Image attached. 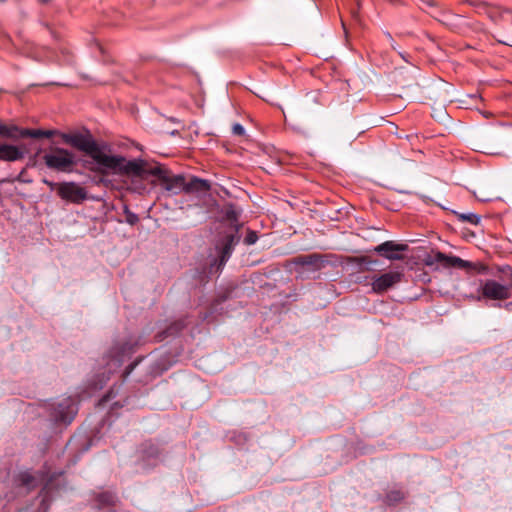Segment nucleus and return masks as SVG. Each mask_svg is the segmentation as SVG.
I'll use <instances>...</instances> for the list:
<instances>
[{
	"label": "nucleus",
	"mask_w": 512,
	"mask_h": 512,
	"mask_svg": "<svg viewBox=\"0 0 512 512\" xmlns=\"http://www.w3.org/2000/svg\"><path fill=\"white\" fill-rule=\"evenodd\" d=\"M469 4L475 8L477 13L487 15V17L494 23L498 22V18L505 20L502 12L498 8L491 6L486 2L474 0L469 1Z\"/></svg>",
	"instance_id": "obj_18"
},
{
	"label": "nucleus",
	"mask_w": 512,
	"mask_h": 512,
	"mask_svg": "<svg viewBox=\"0 0 512 512\" xmlns=\"http://www.w3.org/2000/svg\"><path fill=\"white\" fill-rule=\"evenodd\" d=\"M408 249V245L396 243L394 241H385L374 248V251L388 260H402L400 252Z\"/></svg>",
	"instance_id": "obj_15"
},
{
	"label": "nucleus",
	"mask_w": 512,
	"mask_h": 512,
	"mask_svg": "<svg viewBox=\"0 0 512 512\" xmlns=\"http://www.w3.org/2000/svg\"><path fill=\"white\" fill-rule=\"evenodd\" d=\"M124 213L126 216V222L130 225H135L139 221V217L136 213L130 211L127 206L124 208Z\"/></svg>",
	"instance_id": "obj_29"
},
{
	"label": "nucleus",
	"mask_w": 512,
	"mask_h": 512,
	"mask_svg": "<svg viewBox=\"0 0 512 512\" xmlns=\"http://www.w3.org/2000/svg\"><path fill=\"white\" fill-rule=\"evenodd\" d=\"M25 153L17 146L11 144L0 145V160L14 162L22 160Z\"/></svg>",
	"instance_id": "obj_19"
},
{
	"label": "nucleus",
	"mask_w": 512,
	"mask_h": 512,
	"mask_svg": "<svg viewBox=\"0 0 512 512\" xmlns=\"http://www.w3.org/2000/svg\"><path fill=\"white\" fill-rule=\"evenodd\" d=\"M503 307L508 311H512V301L505 303Z\"/></svg>",
	"instance_id": "obj_37"
},
{
	"label": "nucleus",
	"mask_w": 512,
	"mask_h": 512,
	"mask_svg": "<svg viewBox=\"0 0 512 512\" xmlns=\"http://www.w3.org/2000/svg\"><path fill=\"white\" fill-rule=\"evenodd\" d=\"M7 132V125L0 122V136L5 138Z\"/></svg>",
	"instance_id": "obj_34"
},
{
	"label": "nucleus",
	"mask_w": 512,
	"mask_h": 512,
	"mask_svg": "<svg viewBox=\"0 0 512 512\" xmlns=\"http://www.w3.org/2000/svg\"><path fill=\"white\" fill-rule=\"evenodd\" d=\"M46 167L55 172L72 173L77 165L75 154L65 148L55 147L42 157Z\"/></svg>",
	"instance_id": "obj_6"
},
{
	"label": "nucleus",
	"mask_w": 512,
	"mask_h": 512,
	"mask_svg": "<svg viewBox=\"0 0 512 512\" xmlns=\"http://www.w3.org/2000/svg\"><path fill=\"white\" fill-rule=\"evenodd\" d=\"M257 240H258L257 232L254 230H248V232L244 238V243L246 245H253L257 242Z\"/></svg>",
	"instance_id": "obj_30"
},
{
	"label": "nucleus",
	"mask_w": 512,
	"mask_h": 512,
	"mask_svg": "<svg viewBox=\"0 0 512 512\" xmlns=\"http://www.w3.org/2000/svg\"><path fill=\"white\" fill-rule=\"evenodd\" d=\"M469 21H470V24L466 28V34H468L469 32L478 33V32L484 31V27L479 21L470 20V19H469Z\"/></svg>",
	"instance_id": "obj_28"
},
{
	"label": "nucleus",
	"mask_w": 512,
	"mask_h": 512,
	"mask_svg": "<svg viewBox=\"0 0 512 512\" xmlns=\"http://www.w3.org/2000/svg\"><path fill=\"white\" fill-rule=\"evenodd\" d=\"M42 182H43L44 184H46V185H47L51 190H54L55 188H57V189H58V185H59V184H57V183H55V182H53V181H50V180H48V179L44 178V179L42 180Z\"/></svg>",
	"instance_id": "obj_33"
},
{
	"label": "nucleus",
	"mask_w": 512,
	"mask_h": 512,
	"mask_svg": "<svg viewBox=\"0 0 512 512\" xmlns=\"http://www.w3.org/2000/svg\"><path fill=\"white\" fill-rule=\"evenodd\" d=\"M502 15L504 16V19L498 18V22L496 24H500L503 29L506 31V33L512 32V14L509 11L502 12Z\"/></svg>",
	"instance_id": "obj_24"
},
{
	"label": "nucleus",
	"mask_w": 512,
	"mask_h": 512,
	"mask_svg": "<svg viewBox=\"0 0 512 512\" xmlns=\"http://www.w3.org/2000/svg\"><path fill=\"white\" fill-rule=\"evenodd\" d=\"M509 286H510V288H511V293H512V281H511V284H510Z\"/></svg>",
	"instance_id": "obj_41"
},
{
	"label": "nucleus",
	"mask_w": 512,
	"mask_h": 512,
	"mask_svg": "<svg viewBox=\"0 0 512 512\" xmlns=\"http://www.w3.org/2000/svg\"><path fill=\"white\" fill-rule=\"evenodd\" d=\"M41 3H48L50 0H39Z\"/></svg>",
	"instance_id": "obj_40"
},
{
	"label": "nucleus",
	"mask_w": 512,
	"mask_h": 512,
	"mask_svg": "<svg viewBox=\"0 0 512 512\" xmlns=\"http://www.w3.org/2000/svg\"><path fill=\"white\" fill-rule=\"evenodd\" d=\"M122 384L119 386H113L99 401V405H104L108 401H111L116 397Z\"/></svg>",
	"instance_id": "obj_26"
},
{
	"label": "nucleus",
	"mask_w": 512,
	"mask_h": 512,
	"mask_svg": "<svg viewBox=\"0 0 512 512\" xmlns=\"http://www.w3.org/2000/svg\"><path fill=\"white\" fill-rule=\"evenodd\" d=\"M62 139L66 144L84 152L91 160L84 161V167L93 172L103 175L107 174V167L115 164V155H110L109 146L105 142H97L93 136L87 131L83 133H65L62 134Z\"/></svg>",
	"instance_id": "obj_3"
},
{
	"label": "nucleus",
	"mask_w": 512,
	"mask_h": 512,
	"mask_svg": "<svg viewBox=\"0 0 512 512\" xmlns=\"http://www.w3.org/2000/svg\"><path fill=\"white\" fill-rule=\"evenodd\" d=\"M227 299L226 296H219L211 305V310L212 312H216L218 310V305L222 304L223 302H225Z\"/></svg>",
	"instance_id": "obj_32"
},
{
	"label": "nucleus",
	"mask_w": 512,
	"mask_h": 512,
	"mask_svg": "<svg viewBox=\"0 0 512 512\" xmlns=\"http://www.w3.org/2000/svg\"><path fill=\"white\" fill-rule=\"evenodd\" d=\"M458 219L463 222H468L472 225H478L481 222V217L475 213H461L458 214Z\"/></svg>",
	"instance_id": "obj_25"
},
{
	"label": "nucleus",
	"mask_w": 512,
	"mask_h": 512,
	"mask_svg": "<svg viewBox=\"0 0 512 512\" xmlns=\"http://www.w3.org/2000/svg\"><path fill=\"white\" fill-rule=\"evenodd\" d=\"M292 263L295 265L296 272L300 278L317 279L319 276L316 273L323 269L328 261L323 255L312 253L294 257Z\"/></svg>",
	"instance_id": "obj_7"
},
{
	"label": "nucleus",
	"mask_w": 512,
	"mask_h": 512,
	"mask_svg": "<svg viewBox=\"0 0 512 512\" xmlns=\"http://www.w3.org/2000/svg\"><path fill=\"white\" fill-rule=\"evenodd\" d=\"M96 507L100 510H111L117 502V496L112 492H102L95 498Z\"/></svg>",
	"instance_id": "obj_21"
},
{
	"label": "nucleus",
	"mask_w": 512,
	"mask_h": 512,
	"mask_svg": "<svg viewBox=\"0 0 512 512\" xmlns=\"http://www.w3.org/2000/svg\"><path fill=\"white\" fill-rule=\"evenodd\" d=\"M156 186L159 185L169 196L179 195L185 187V177L181 174H174L164 165L156 163L155 166Z\"/></svg>",
	"instance_id": "obj_8"
},
{
	"label": "nucleus",
	"mask_w": 512,
	"mask_h": 512,
	"mask_svg": "<svg viewBox=\"0 0 512 512\" xmlns=\"http://www.w3.org/2000/svg\"><path fill=\"white\" fill-rule=\"evenodd\" d=\"M441 21L452 30L461 34H466V28L470 24L468 18L453 13H444Z\"/></svg>",
	"instance_id": "obj_17"
},
{
	"label": "nucleus",
	"mask_w": 512,
	"mask_h": 512,
	"mask_svg": "<svg viewBox=\"0 0 512 512\" xmlns=\"http://www.w3.org/2000/svg\"><path fill=\"white\" fill-rule=\"evenodd\" d=\"M386 36H387V38H388V40H389V42H390L391 47H392L394 50H396L395 43H394V40H393L392 36H391L389 33H387V34H386Z\"/></svg>",
	"instance_id": "obj_35"
},
{
	"label": "nucleus",
	"mask_w": 512,
	"mask_h": 512,
	"mask_svg": "<svg viewBox=\"0 0 512 512\" xmlns=\"http://www.w3.org/2000/svg\"><path fill=\"white\" fill-rule=\"evenodd\" d=\"M142 457L146 460L158 459L161 455V450L157 444L152 441H145L141 445Z\"/></svg>",
	"instance_id": "obj_22"
},
{
	"label": "nucleus",
	"mask_w": 512,
	"mask_h": 512,
	"mask_svg": "<svg viewBox=\"0 0 512 512\" xmlns=\"http://www.w3.org/2000/svg\"><path fill=\"white\" fill-rule=\"evenodd\" d=\"M57 133L56 130L29 129L21 128L17 125H7L5 138L10 140H19L23 138H51Z\"/></svg>",
	"instance_id": "obj_13"
},
{
	"label": "nucleus",
	"mask_w": 512,
	"mask_h": 512,
	"mask_svg": "<svg viewBox=\"0 0 512 512\" xmlns=\"http://www.w3.org/2000/svg\"><path fill=\"white\" fill-rule=\"evenodd\" d=\"M232 133L236 136H244L245 128L240 123H235L232 126Z\"/></svg>",
	"instance_id": "obj_31"
},
{
	"label": "nucleus",
	"mask_w": 512,
	"mask_h": 512,
	"mask_svg": "<svg viewBox=\"0 0 512 512\" xmlns=\"http://www.w3.org/2000/svg\"><path fill=\"white\" fill-rule=\"evenodd\" d=\"M405 498V494L403 491L394 489L389 491L386 496L384 502L387 505H396L401 502Z\"/></svg>",
	"instance_id": "obj_23"
},
{
	"label": "nucleus",
	"mask_w": 512,
	"mask_h": 512,
	"mask_svg": "<svg viewBox=\"0 0 512 512\" xmlns=\"http://www.w3.org/2000/svg\"><path fill=\"white\" fill-rule=\"evenodd\" d=\"M403 277L404 274L401 271H388L379 276H375L371 283L372 290L378 294L384 293L400 283Z\"/></svg>",
	"instance_id": "obj_14"
},
{
	"label": "nucleus",
	"mask_w": 512,
	"mask_h": 512,
	"mask_svg": "<svg viewBox=\"0 0 512 512\" xmlns=\"http://www.w3.org/2000/svg\"><path fill=\"white\" fill-rule=\"evenodd\" d=\"M58 196L67 202L81 204L88 198V193L78 183L69 181L59 183Z\"/></svg>",
	"instance_id": "obj_11"
},
{
	"label": "nucleus",
	"mask_w": 512,
	"mask_h": 512,
	"mask_svg": "<svg viewBox=\"0 0 512 512\" xmlns=\"http://www.w3.org/2000/svg\"><path fill=\"white\" fill-rule=\"evenodd\" d=\"M63 473L51 474L44 467L43 469L33 471L32 469L19 470L12 475V485L15 492L7 493V501H11L16 496L28 494L29 492L42 485L39 493L40 504L35 511L29 507L19 510V512H48L56 492L59 491V478Z\"/></svg>",
	"instance_id": "obj_1"
},
{
	"label": "nucleus",
	"mask_w": 512,
	"mask_h": 512,
	"mask_svg": "<svg viewBox=\"0 0 512 512\" xmlns=\"http://www.w3.org/2000/svg\"><path fill=\"white\" fill-rule=\"evenodd\" d=\"M114 165L107 167V174H115L127 177L125 184L127 190L139 195L149 194L156 187L155 166L156 163H149L141 158L127 160L124 156L115 155Z\"/></svg>",
	"instance_id": "obj_2"
},
{
	"label": "nucleus",
	"mask_w": 512,
	"mask_h": 512,
	"mask_svg": "<svg viewBox=\"0 0 512 512\" xmlns=\"http://www.w3.org/2000/svg\"><path fill=\"white\" fill-rule=\"evenodd\" d=\"M399 55L406 61L408 62V60L406 59V55L402 52H399Z\"/></svg>",
	"instance_id": "obj_39"
},
{
	"label": "nucleus",
	"mask_w": 512,
	"mask_h": 512,
	"mask_svg": "<svg viewBox=\"0 0 512 512\" xmlns=\"http://www.w3.org/2000/svg\"><path fill=\"white\" fill-rule=\"evenodd\" d=\"M144 341L141 337L130 336L123 343L115 344L108 352V357L120 366L126 357H129L137 345L142 344Z\"/></svg>",
	"instance_id": "obj_12"
},
{
	"label": "nucleus",
	"mask_w": 512,
	"mask_h": 512,
	"mask_svg": "<svg viewBox=\"0 0 512 512\" xmlns=\"http://www.w3.org/2000/svg\"><path fill=\"white\" fill-rule=\"evenodd\" d=\"M479 292L480 295L477 297V300L486 299L498 301V303L493 304V307L498 308L502 307L501 301L507 300L511 296V288L509 285L501 284L493 279L481 280Z\"/></svg>",
	"instance_id": "obj_10"
},
{
	"label": "nucleus",
	"mask_w": 512,
	"mask_h": 512,
	"mask_svg": "<svg viewBox=\"0 0 512 512\" xmlns=\"http://www.w3.org/2000/svg\"><path fill=\"white\" fill-rule=\"evenodd\" d=\"M187 322L185 319H178L170 322L164 329L159 330L155 334V340L162 342L171 337H176L186 327Z\"/></svg>",
	"instance_id": "obj_16"
},
{
	"label": "nucleus",
	"mask_w": 512,
	"mask_h": 512,
	"mask_svg": "<svg viewBox=\"0 0 512 512\" xmlns=\"http://www.w3.org/2000/svg\"><path fill=\"white\" fill-rule=\"evenodd\" d=\"M426 264H440L444 268L476 270L477 273L480 274H484L487 272V267L483 264H475L473 262L464 260L458 256L447 255L440 251L436 252L433 256H429V259L426 261Z\"/></svg>",
	"instance_id": "obj_9"
},
{
	"label": "nucleus",
	"mask_w": 512,
	"mask_h": 512,
	"mask_svg": "<svg viewBox=\"0 0 512 512\" xmlns=\"http://www.w3.org/2000/svg\"><path fill=\"white\" fill-rule=\"evenodd\" d=\"M225 217L232 222L234 230L223 233L217 240L215 244L217 256L210 261L208 267V274L210 275L222 271L241 239L239 234L241 225L238 223L239 213L233 206H230L225 212Z\"/></svg>",
	"instance_id": "obj_4"
},
{
	"label": "nucleus",
	"mask_w": 512,
	"mask_h": 512,
	"mask_svg": "<svg viewBox=\"0 0 512 512\" xmlns=\"http://www.w3.org/2000/svg\"><path fill=\"white\" fill-rule=\"evenodd\" d=\"M44 408L49 420L55 424L69 425L78 413V405L71 396L47 401Z\"/></svg>",
	"instance_id": "obj_5"
},
{
	"label": "nucleus",
	"mask_w": 512,
	"mask_h": 512,
	"mask_svg": "<svg viewBox=\"0 0 512 512\" xmlns=\"http://www.w3.org/2000/svg\"><path fill=\"white\" fill-rule=\"evenodd\" d=\"M493 37L501 44H504V45H510L506 40H503V39H500V38H497L496 35H493Z\"/></svg>",
	"instance_id": "obj_36"
},
{
	"label": "nucleus",
	"mask_w": 512,
	"mask_h": 512,
	"mask_svg": "<svg viewBox=\"0 0 512 512\" xmlns=\"http://www.w3.org/2000/svg\"><path fill=\"white\" fill-rule=\"evenodd\" d=\"M134 400H135L134 398L127 397L123 401H115L112 404L110 411L113 412L114 410H116L118 408L125 407V406L133 408L135 405H131V401H134Z\"/></svg>",
	"instance_id": "obj_27"
},
{
	"label": "nucleus",
	"mask_w": 512,
	"mask_h": 512,
	"mask_svg": "<svg viewBox=\"0 0 512 512\" xmlns=\"http://www.w3.org/2000/svg\"><path fill=\"white\" fill-rule=\"evenodd\" d=\"M1 2H5V0H0Z\"/></svg>",
	"instance_id": "obj_42"
},
{
	"label": "nucleus",
	"mask_w": 512,
	"mask_h": 512,
	"mask_svg": "<svg viewBox=\"0 0 512 512\" xmlns=\"http://www.w3.org/2000/svg\"><path fill=\"white\" fill-rule=\"evenodd\" d=\"M210 182L206 179L193 176L189 182L185 181V187L183 192L194 193V192H205L210 190Z\"/></svg>",
	"instance_id": "obj_20"
},
{
	"label": "nucleus",
	"mask_w": 512,
	"mask_h": 512,
	"mask_svg": "<svg viewBox=\"0 0 512 512\" xmlns=\"http://www.w3.org/2000/svg\"><path fill=\"white\" fill-rule=\"evenodd\" d=\"M133 368H134V364L129 365L125 374L128 375Z\"/></svg>",
	"instance_id": "obj_38"
}]
</instances>
